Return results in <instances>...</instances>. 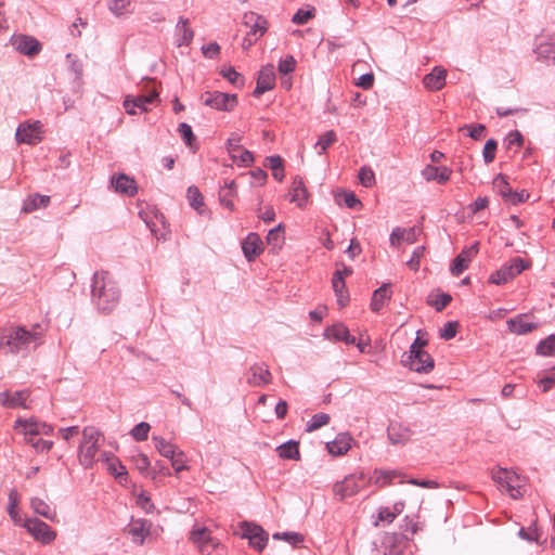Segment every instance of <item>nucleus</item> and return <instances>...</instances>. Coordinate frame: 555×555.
Segmentation results:
<instances>
[{
  "label": "nucleus",
  "mask_w": 555,
  "mask_h": 555,
  "mask_svg": "<svg viewBox=\"0 0 555 555\" xmlns=\"http://www.w3.org/2000/svg\"><path fill=\"white\" fill-rule=\"evenodd\" d=\"M30 396V391L28 389L17 390L11 392L9 390H4L0 392V405L5 409H28L27 400Z\"/></svg>",
  "instance_id": "13"
},
{
  "label": "nucleus",
  "mask_w": 555,
  "mask_h": 555,
  "mask_svg": "<svg viewBox=\"0 0 555 555\" xmlns=\"http://www.w3.org/2000/svg\"><path fill=\"white\" fill-rule=\"evenodd\" d=\"M221 75L233 85L243 86L244 80L242 75L235 70L234 67H228L221 70Z\"/></svg>",
  "instance_id": "64"
},
{
  "label": "nucleus",
  "mask_w": 555,
  "mask_h": 555,
  "mask_svg": "<svg viewBox=\"0 0 555 555\" xmlns=\"http://www.w3.org/2000/svg\"><path fill=\"white\" fill-rule=\"evenodd\" d=\"M336 133L333 130H328L323 133L315 143V147L319 149L318 154H323L327 147L336 141Z\"/></svg>",
  "instance_id": "50"
},
{
  "label": "nucleus",
  "mask_w": 555,
  "mask_h": 555,
  "mask_svg": "<svg viewBox=\"0 0 555 555\" xmlns=\"http://www.w3.org/2000/svg\"><path fill=\"white\" fill-rule=\"evenodd\" d=\"M375 483L379 486L390 485L395 478H403L404 474L396 469H375Z\"/></svg>",
  "instance_id": "39"
},
{
  "label": "nucleus",
  "mask_w": 555,
  "mask_h": 555,
  "mask_svg": "<svg viewBox=\"0 0 555 555\" xmlns=\"http://www.w3.org/2000/svg\"><path fill=\"white\" fill-rule=\"evenodd\" d=\"M101 461L106 463L108 472L114 475L116 478H121L122 476H127L126 467L121 464V462L109 452L101 453Z\"/></svg>",
  "instance_id": "31"
},
{
  "label": "nucleus",
  "mask_w": 555,
  "mask_h": 555,
  "mask_svg": "<svg viewBox=\"0 0 555 555\" xmlns=\"http://www.w3.org/2000/svg\"><path fill=\"white\" fill-rule=\"evenodd\" d=\"M256 531H258L259 534H254V537H249V544L258 552H261L267 545L268 534L262 528H256Z\"/></svg>",
  "instance_id": "54"
},
{
  "label": "nucleus",
  "mask_w": 555,
  "mask_h": 555,
  "mask_svg": "<svg viewBox=\"0 0 555 555\" xmlns=\"http://www.w3.org/2000/svg\"><path fill=\"white\" fill-rule=\"evenodd\" d=\"M235 194V182L232 180V181H227L224 183V186L221 188V190L219 191V199H220V203L225 206L227 208H229L230 210H233L234 209V204H233V196Z\"/></svg>",
  "instance_id": "41"
},
{
  "label": "nucleus",
  "mask_w": 555,
  "mask_h": 555,
  "mask_svg": "<svg viewBox=\"0 0 555 555\" xmlns=\"http://www.w3.org/2000/svg\"><path fill=\"white\" fill-rule=\"evenodd\" d=\"M422 176L427 181H437L439 183H446L451 176V170L448 167H435L427 165L422 170Z\"/></svg>",
  "instance_id": "28"
},
{
  "label": "nucleus",
  "mask_w": 555,
  "mask_h": 555,
  "mask_svg": "<svg viewBox=\"0 0 555 555\" xmlns=\"http://www.w3.org/2000/svg\"><path fill=\"white\" fill-rule=\"evenodd\" d=\"M42 124L40 121L23 122L15 132L17 143L35 145L42 140Z\"/></svg>",
  "instance_id": "9"
},
{
  "label": "nucleus",
  "mask_w": 555,
  "mask_h": 555,
  "mask_svg": "<svg viewBox=\"0 0 555 555\" xmlns=\"http://www.w3.org/2000/svg\"><path fill=\"white\" fill-rule=\"evenodd\" d=\"M358 177L360 183L365 188L371 186L375 182V175L373 170L366 166L360 168Z\"/></svg>",
  "instance_id": "60"
},
{
  "label": "nucleus",
  "mask_w": 555,
  "mask_h": 555,
  "mask_svg": "<svg viewBox=\"0 0 555 555\" xmlns=\"http://www.w3.org/2000/svg\"><path fill=\"white\" fill-rule=\"evenodd\" d=\"M177 31L179 33V37L177 39L178 47L189 46L194 37L193 30L189 27V20L184 17H180L177 23Z\"/></svg>",
  "instance_id": "35"
},
{
  "label": "nucleus",
  "mask_w": 555,
  "mask_h": 555,
  "mask_svg": "<svg viewBox=\"0 0 555 555\" xmlns=\"http://www.w3.org/2000/svg\"><path fill=\"white\" fill-rule=\"evenodd\" d=\"M332 286L337 297V304L339 307H345L349 302V295L340 272H334L332 279Z\"/></svg>",
  "instance_id": "29"
},
{
  "label": "nucleus",
  "mask_w": 555,
  "mask_h": 555,
  "mask_svg": "<svg viewBox=\"0 0 555 555\" xmlns=\"http://www.w3.org/2000/svg\"><path fill=\"white\" fill-rule=\"evenodd\" d=\"M452 300V296L447 293H440L436 296L430 295L428 297L427 304L433 306L436 311L441 312Z\"/></svg>",
  "instance_id": "47"
},
{
  "label": "nucleus",
  "mask_w": 555,
  "mask_h": 555,
  "mask_svg": "<svg viewBox=\"0 0 555 555\" xmlns=\"http://www.w3.org/2000/svg\"><path fill=\"white\" fill-rule=\"evenodd\" d=\"M42 336L43 333L39 324L34 325L30 330L25 326H11L0 336V350L7 347L8 352L12 354L27 353L41 344Z\"/></svg>",
  "instance_id": "2"
},
{
  "label": "nucleus",
  "mask_w": 555,
  "mask_h": 555,
  "mask_svg": "<svg viewBox=\"0 0 555 555\" xmlns=\"http://www.w3.org/2000/svg\"><path fill=\"white\" fill-rule=\"evenodd\" d=\"M309 194L302 178L296 176L292 182L289 191V201L295 203L299 208H304L308 203Z\"/></svg>",
  "instance_id": "22"
},
{
  "label": "nucleus",
  "mask_w": 555,
  "mask_h": 555,
  "mask_svg": "<svg viewBox=\"0 0 555 555\" xmlns=\"http://www.w3.org/2000/svg\"><path fill=\"white\" fill-rule=\"evenodd\" d=\"M387 436L391 444H405L412 436V430L401 423L392 422L387 428Z\"/></svg>",
  "instance_id": "21"
},
{
  "label": "nucleus",
  "mask_w": 555,
  "mask_h": 555,
  "mask_svg": "<svg viewBox=\"0 0 555 555\" xmlns=\"http://www.w3.org/2000/svg\"><path fill=\"white\" fill-rule=\"evenodd\" d=\"M111 184L116 192L127 196H134L138 192L135 180L125 173L113 176Z\"/></svg>",
  "instance_id": "20"
},
{
  "label": "nucleus",
  "mask_w": 555,
  "mask_h": 555,
  "mask_svg": "<svg viewBox=\"0 0 555 555\" xmlns=\"http://www.w3.org/2000/svg\"><path fill=\"white\" fill-rule=\"evenodd\" d=\"M190 540L197 545L202 554L209 555L217 546V541L211 537L209 530L205 527L196 528L191 531Z\"/></svg>",
  "instance_id": "14"
},
{
  "label": "nucleus",
  "mask_w": 555,
  "mask_h": 555,
  "mask_svg": "<svg viewBox=\"0 0 555 555\" xmlns=\"http://www.w3.org/2000/svg\"><path fill=\"white\" fill-rule=\"evenodd\" d=\"M528 263L525 262L520 257L512 259L508 263L503 264L499 270L491 274L488 279V283L495 285H502L520 274L525 269L528 268Z\"/></svg>",
  "instance_id": "6"
},
{
  "label": "nucleus",
  "mask_w": 555,
  "mask_h": 555,
  "mask_svg": "<svg viewBox=\"0 0 555 555\" xmlns=\"http://www.w3.org/2000/svg\"><path fill=\"white\" fill-rule=\"evenodd\" d=\"M178 132L180 133L184 143L192 149L196 141L192 127L186 122H181L178 127Z\"/></svg>",
  "instance_id": "52"
},
{
  "label": "nucleus",
  "mask_w": 555,
  "mask_h": 555,
  "mask_svg": "<svg viewBox=\"0 0 555 555\" xmlns=\"http://www.w3.org/2000/svg\"><path fill=\"white\" fill-rule=\"evenodd\" d=\"M266 166L272 170V176L275 180L282 181L284 179L283 159L279 155H272L266 158Z\"/></svg>",
  "instance_id": "44"
},
{
  "label": "nucleus",
  "mask_w": 555,
  "mask_h": 555,
  "mask_svg": "<svg viewBox=\"0 0 555 555\" xmlns=\"http://www.w3.org/2000/svg\"><path fill=\"white\" fill-rule=\"evenodd\" d=\"M491 478L502 494H507L509 498L517 500L521 494V480L518 474L512 469L498 467L492 469Z\"/></svg>",
  "instance_id": "4"
},
{
  "label": "nucleus",
  "mask_w": 555,
  "mask_h": 555,
  "mask_svg": "<svg viewBox=\"0 0 555 555\" xmlns=\"http://www.w3.org/2000/svg\"><path fill=\"white\" fill-rule=\"evenodd\" d=\"M506 323L509 332L516 335H524L538 328V324L526 321L525 314L509 319Z\"/></svg>",
  "instance_id": "27"
},
{
  "label": "nucleus",
  "mask_w": 555,
  "mask_h": 555,
  "mask_svg": "<svg viewBox=\"0 0 555 555\" xmlns=\"http://www.w3.org/2000/svg\"><path fill=\"white\" fill-rule=\"evenodd\" d=\"M246 382L254 387H261L268 385L272 380L271 372L264 363L253 364L246 373Z\"/></svg>",
  "instance_id": "16"
},
{
  "label": "nucleus",
  "mask_w": 555,
  "mask_h": 555,
  "mask_svg": "<svg viewBox=\"0 0 555 555\" xmlns=\"http://www.w3.org/2000/svg\"><path fill=\"white\" fill-rule=\"evenodd\" d=\"M30 506L34 512L47 519L54 520L56 517L55 511H53L48 503H46L42 499L33 498L30 500Z\"/></svg>",
  "instance_id": "40"
},
{
  "label": "nucleus",
  "mask_w": 555,
  "mask_h": 555,
  "mask_svg": "<svg viewBox=\"0 0 555 555\" xmlns=\"http://www.w3.org/2000/svg\"><path fill=\"white\" fill-rule=\"evenodd\" d=\"M15 428H22L23 434L34 436H49L53 433L54 428L52 425L40 422L37 418L30 417L28 420L17 418L15 421Z\"/></svg>",
  "instance_id": "12"
},
{
  "label": "nucleus",
  "mask_w": 555,
  "mask_h": 555,
  "mask_svg": "<svg viewBox=\"0 0 555 555\" xmlns=\"http://www.w3.org/2000/svg\"><path fill=\"white\" fill-rule=\"evenodd\" d=\"M50 203V196L48 195H41V194H34L30 195L23 205V211L25 212H31L39 208H44Z\"/></svg>",
  "instance_id": "38"
},
{
  "label": "nucleus",
  "mask_w": 555,
  "mask_h": 555,
  "mask_svg": "<svg viewBox=\"0 0 555 555\" xmlns=\"http://www.w3.org/2000/svg\"><path fill=\"white\" fill-rule=\"evenodd\" d=\"M464 137L474 141H482L486 138V126L483 124H469L459 128Z\"/></svg>",
  "instance_id": "37"
},
{
  "label": "nucleus",
  "mask_w": 555,
  "mask_h": 555,
  "mask_svg": "<svg viewBox=\"0 0 555 555\" xmlns=\"http://www.w3.org/2000/svg\"><path fill=\"white\" fill-rule=\"evenodd\" d=\"M389 283H384L380 287L374 291L370 308L373 312H378L391 299V292L389 291Z\"/></svg>",
  "instance_id": "26"
},
{
  "label": "nucleus",
  "mask_w": 555,
  "mask_h": 555,
  "mask_svg": "<svg viewBox=\"0 0 555 555\" xmlns=\"http://www.w3.org/2000/svg\"><path fill=\"white\" fill-rule=\"evenodd\" d=\"M518 535L522 539V540H526L528 542H532V541H535V542H539V539L541 537V532L539 531V529L534 526V527H530L528 530L525 529V528H520L519 531H518Z\"/></svg>",
  "instance_id": "63"
},
{
  "label": "nucleus",
  "mask_w": 555,
  "mask_h": 555,
  "mask_svg": "<svg viewBox=\"0 0 555 555\" xmlns=\"http://www.w3.org/2000/svg\"><path fill=\"white\" fill-rule=\"evenodd\" d=\"M153 441L156 450L166 459L175 457L178 452L176 446L163 437L154 436Z\"/></svg>",
  "instance_id": "42"
},
{
  "label": "nucleus",
  "mask_w": 555,
  "mask_h": 555,
  "mask_svg": "<svg viewBox=\"0 0 555 555\" xmlns=\"http://www.w3.org/2000/svg\"><path fill=\"white\" fill-rule=\"evenodd\" d=\"M555 352V335L551 334L541 340L537 346V353L540 356H552Z\"/></svg>",
  "instance_id": "48"
},
{
  "label": "nucleus",
  "mask_w": 555,
  "mask_h": 555,
  "mask_svg": "<svg viewBox=\"0 0 555 555\" xmlns=\"http://www.w3.org/2000/svg\"><path fill=\"white\" fill-rule=\"evenodd\" d=\"M12 44L20 53L34 56L41 50L40 42L31 36L18 35L12 38Z\"/></svg>",
  "instance_id": "18"
},
{
  "label": "nucleus",
  "mask_w": 555,
  "mask_h": 555,
  "mask_svg": "<svg viewBox=\"0 0 555 555\" xmlns=\"http://www.w3.org/2000/svg\"><path fill=\"white\" fill-rule=\"evenodd\" d=\"M278 455L283 460H300L299 442L288 440L276 448Z\"/></svg>",
  "instance_id": "33"
},
{
  "label": "nucleus",
  "mask_w": 555,
  "mask_h": 555,
  "mask_svg": "<svg viewBox=\"0 0 555 555\" xmlns=\"http://www.w3.org/2000/svg\"><path fill=\"white\" fill-rule=\"evenodd\" d=\"M324 337L327 339H334L336 341H344L347 345L356 344V338L350 335L349 330L343 323H337L328 326L324 331Z\"/></svg>",
  "instance_id": "24"
},
{
  "label": "nucleus",
  "mask_w": 555,
  "mask_h": 555,
  "mask_svg": "<svg viewBox=\"0 0 555 555\" xmlns=\"http://www.w3.org/2000/svg\"><path fill=\"white\" fill-rule=\"evenodd\" d=\"M351 442L352 438L349 434H339L335 440L326 443V449L332 455H344L351 449Z\"/></svg>",
  "instance_id": "25"
},
{
  "label": "nucleus",
  "mask_w": 555,
  "mask_h": 555,
  "mask_svg": "<svg viewBox=\"0 0 555 555\" xmlns=\"http://www.w3.org/2000/svg\"><path fill=\"white\" fill-rule=\"evenodd\" d=\"M538 59L555 64V37L540 42L535 48Z\"/></svg>",
  "instance_id": "32"
},
{
  "label": "nucleus",
  "mask_w": 555,
  "mask_h": 555,
  "mask_svg": "<svg viewBox=\"0 0 555 555\" xmlns=\"http://www.w3.org/2000/svg\"><path fill=\"white\" fill-rule=\"evenodd\" d=\"M410 538L403 533H386L383 539V544L388 550L389 555H401L405 548Z\"/></svg>",
  "instance_id": "19"
},
{
  "label": "nucleus",
  "mask_w": 555,
  "mask_h": 555,
  "mask_svg": "<svg viewBox=\"0 0 555 555\" xmlns=\"http://www.w3.org/2000/svg\"><path fill=\"white\" fill-rule=\"evenodd\" d=\"M24 435V441L28 444H30L36 452L43 453L48 452L53 447V441L50 440H43L41 438H36L37 436L23 434Z\"/></svg>",
  "instance_id": "45"
},
{
  "label": "nucleus",
  "mask_w": 555,
  "mask_h": 555,
  "mask_svg": "<svg viewBox=\"0 0 555 555\" xmlns=\"http://www.w3.org/2000/svg\"><path fill=\"white\" fill-rule=\"evenodd\" d=\"M330 420H331V417H330L328 414H326V413H317L307 423L306 430L308 433L314 431V430L321 428L322 426L327 425Z\"/></svg>",
  "instance_id": "49"
},
{
  "label": "nucleus",
  "mask_w": 555,
  "mask_h": 555,
  "mask_svg": "<svg viewBox=\"0 0 555 555\" xmlns=\"http://www.w3.org/2000/svg\"><path fill=\"white\" fill-rule=\"evenodd\" d=\"M241 140H242V137L238 133L233 132V133H231V135L229 137V139L225 142L227 150H228L230 157L233 162L236 160V152H238L241 150V145H240Z\"/></svg>",
  "instance_id": "51"
},
{
  "label": "nucleus",
  "mask_w": 555,
  "mask_h": 555,
  "mask_svg": "<svg viewBox=\"0 0 555 555\" xmlns=\"http://www.w3.org/2000/svg\"><path fill=\"white\" fill-rule=\"evenodd\" d=\"M201 99L206 106L222 112H231L237 105L236 94L220 91L205 92L202 94Z\"/></svg>",
  "instance_id": "7"
},
{
  "label": "nucleus",
  "mask_w": 555,
  "mask_h": 555,
  "mask_svg": "<svg viewBox=\"0 0 555 555\" xmlns=\"http://www.w3.org/2000/svg\"><path fill=\"white\" fill-rule=\"evenodd\" d=\"M150 428V424L141 422L131 429L130 434L134 440L144 441L149 437Z\"/></svg>",
  "instance_id": "56"
},
{
  "label": "nucleus",
  "mask_w": 555,
  "mask_h": 555,
  "mask_svg": "<svg viewBox=\"0 0 555 555\" xmlns=\"http://www.w3.org/2000/svg\"><path fill=\"white\" fill-rule=\"evenodd\" d=\"M446 76L447 72L444 69L436 67L429 74L425 75L423 80L424 86L431 91H438L444 86Z\"/></svg>",
  "instance_id": "30"
},
{
  "label": "nucleus",
  "mask_w": 555,
  "mask_h": 555,
  "mask_svg": "<svg viewBox=\"0 0 555 555\" xmlns=\"http://www.w3.org/2000/svg\"><path fill=\"white\" fill-rule=\"evenodd\" d=\"M365 480V475L363 473H354L346 476L344 480L338 481L334 485L333 491L334 494L339 499L344 500L346 498L352 496L361 489L362 483Z\"/></svg>",
  "instance_id": "8"
},
{
  "label": "nucleus",
  "mask_w": 555,
  "mask_h": 555,
  "mask_svg": "<svg viewBox=\"0 0 555 555\" xmlns=\"http://www.w3.org/2000/svg\"><path fill=\"white\" fill-rule=\"evenodd\" d=\"M243 24L249 27L248 36H254L255 39L262 37L268 30V20L258 13L246 12L243 15Z\"/></svg>",
  "instance_id": "15"
},
{
  "label": "nucleus",
  "mask_w": 555,
  "mask_h": 555,
  "mask_svg": "<svg viewBox=\"0 0 555 555\" xmlns=\"http://www.w3.org/2000/svg\"><path fill=\"white\" fill-rule=\"evenodd\" d=\"M273 539L275 540H284L287 543L296 546L304 542V537L297 532H276L273 534Z\"/></svg>",
  "instance_id": "55"
},
{
  "label": "nucleus",
  "mask_w": 555,
  "mask_h": 555,
  "mask_svg": "<svg viewBox=\"0 0 555 555\" xmlns=\"http://www.w3.org/2000/svg\"><path fill=\"white\" fill-rule=\"evenodd\" d=\"M275 86V72L272 64H267L261 67L257 78V85L253 95L258 98L267 91H270Z\"/></svg>",
  "instance_id": "17"
},
{
  "label": "nucleus",
  "mask_w": 555,
  "mask_h": 555,
  "mask_svg": "<svg viewBox=\"0 0 555 555\" xmlns=\"http://www.w3.org/2000/svg\"><path fill=\"white\" fill-rule=\"evenodd\" d=\"M128 533L132 537L133 542L142 545L145 537L150 534V526H146V520H133L132 526L128 529Z\"/></svg>",
  "instance_id": "34"
},
{
  "label": "nucleus",
  "mask_w": 555,
  "mask_h": 555,
  "mask_svg": "<svg viewBox=\"0 0 555 555\" xmlns=\"http://www.w3.org/2000/svg\"><path fill=\"white\" fill-rule=\"evenodd\" d=\"M492 190L494 193L500 195L502 199L507 203L513 192L506 176L498 175L492 181Z\"/></svg>",
  "instance_id": "36"
},
{
  "label": "nucleus",
  "mask_w": 555,
  "mask_h": 555,
  "mask_svg": "<svg viewBox=\"0 0 555 555\" xmlns=\"http://www.w3.org/2000/svg\"><path fill=\"white\" fill-rule=\"evenodd\" d=\"M314 15V9L302 10L299 9L292 17V22L296 25H305Z\"/></svg>",
  "instance_id": "62"
},
{
  "label": "nucleus",
  "mask_w": 555,
  "mask_h": 555,
  "mask_svg": "<svg viewBox=\"0 0 555 555\" xmlns=\"http://www.w3.org/2000/svg\"><path fill=\"white\" fill-rule=\"evenodd\" d=\"M130 5L131 0H111L108 3V9L114 15L119 16L129 12Z\"/></svg>",
  "instance_id": "53"
},
{
  "label": "nucleus",
  "mask_w": 555,
  "mask_h": 555,
  "mask_svg": "<svg viewBox=\"0 0 555 555\" xmlns=\"http://www.w3.org/2000/svg\"><path fill=\"white\" fill-rule=\"evenodd\" d=\"M20 501V495L16 489H12L9 492V502H8V514L13 520H16L17 516V505Z\"/></svg>",
  "instance_id": "58"
},
{
  "label": "nucleus",
  "mask_w": 555,
  "mask_h": 555,
  "mask_svg": "<svg viewBox=\"0 0 555 555\" xmlns=\"http://www.w3.org/2000/svg\"><path fill=\"white\" fill-rule=\"evenodd\" d=\"M121 291L107 271H96L92 276L91 299L102 313H111L119 304Z\"/></svg>",
  "instance_id": "1"
},
{
  "label": "nucleus",
  "mask_w": 555,
  "mask_h": 555,
  "mask_svg": "<svg viewBox=\"0 0 555 555\" xmlns=\"http://www.w3.org/2000/svg\"><path fill=\"white\" fill-rule=\"evenodd\" d=\"M188 199L190 202V205L196 210H198L199 207L204 205L203 196L199 190L194 185L188 188Z\"/></svg>",
  "instance_id": "57"
},
{
  "label": "nucleus",
  "mask_w": 555,
  "mask_h": 555,
  "mask_svg": "<svg viewBox=\"0 0 555 555\" xmlns=\"http://www.w3.org/2000/svg\"><path fill=\"white\" fill-rule=\"evenodd\" d=\"M335 202L339 206H346L348 208H356L361 206L360 199L353 192L341 191L335 194Z\"/></svg>",
  "instance_id": "43"
},
{
  "label": "nucleus",
  "mask_w": 555,
  "mask_h": 555,
  "mask_svg": "<svg viewBox=\"0 0 555 555\" xmlns=\"http://www.w3.org/2000/svg\"><path fill=\"white\" fill-rule=\"evenodd\" d=\"M457 327L459 323L456 321H449L440 328L439 336L444 340L452 339L456 335Z\"/></svg>",
  "instance_id": "61"
},
{
  "label": "nucleus",
  "mask_w": 555,
  "mask_h": 555,
  "mask_svg": "<svg viewBox=\"0 0 555 555\" xmlns=\"http://www.w3.org/2000/svg\"><path fill=\"white\" fill-rule=\"evenodd\" d=\"M402 363L416 373H429L435 367L434 358L424 349H418L416 344L410 346L409 352L404 353Z\"/></svg>",
  "instance_id": "5"
},
{
  "label": "nucleus",
  "mask_w": 555,
  "mask_h": 555,
  "mask_svg": "<svg viewBox=\"0 0 555 555\" xmlns=\"http://www.w3.org/2000/svg\"><path fill=\"white\" fill-rule=\"evenodd\" d=\"M242 250L248 261H253L262 251V242L257 233H249L242 243Z\"/></svg>",
  "instance_id": "23"
},
{
  "label": "nucleus",
  "mask_w": 555,
  "mask_h": 555,
  "mask_svg": "<svg viewBox=\"0 0 555 555\" xmlns=\"http://www.w3.org/2000/svg\"><path fill=\"white\" fill-rule=\"evenodd\" d=\"M25 528L37 541L44 544L51 543L56 538L55 531H53L48 524L38 518L27 519L25 521Z\"/></svg>",
  "instance_id": "11"
},
{
  "label": "nucleus",
  "mask_w": 555,
  "mask_h": 555,
  "mask_svg": "<svg viewBox=\"0 0 555 555\" xmlns=\"http://www.w3.org/2000/svg\"><path fill=\"white\" fill-rule=\"evenodd\" d=\"M296 60L293 55H286L284 59L279 61L278 69L280 74L287 75L295 70Z\"/></svg>",
  "instance_id": "59"
},
{
  "label": "nucleus",
  "mask_w": 555,
  "mask_h": 555,
  "mask_svg": "<svg viewBox=\"0 0 555 555\" xmlns=\"http://www.w3.org/2000/svg\"><path fill=\"white\" fill-rule=\"evenodd\" d=\"M158 99V93L153 90L146 94H139L135 96H126L124 101V107L129 115H135L137 108L140 112H147L149 105L155 103Z\"/></svg>",
  "instance_id": "10"
},
{
  "label": "nucleus",
  "mask_w": 555,
  "mask_h": 555,
  "mask_svg": "<svg viewBox=\"0 0 555 555\" xmlns=\"http://www.w3.org/2000/svg\"><path fill=\"white\" fill-rule=\"evenodd\" d=\"M81 441L78 447L79 464L86 468H92L98 461L96 455L100 450V440H103V434L94 426H87L82 429Z\"/></svg>",
  "instance_id": "3"
},
{
  "label": "nucleus",
  "mask_w": 555,
  "mask_h": 555,
  "mask_svg": "<svg viewBox=\"0 0 555 555\" xmlns=\"http://www.w3.org/2000/svg\"><path fill=\"white\" fill-rule=\"evenodd\" d=\"M470 262V258L467 256V251H462L460 255L455 257L450 266V271L452 275L457 276L464 270L468 268V263Z\"/></svg>",
  "instance_id": "46"
}]
</instances>
